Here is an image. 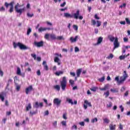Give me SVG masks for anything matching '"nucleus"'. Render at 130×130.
Here are the masks:
<instances>
[{
  "instance_id": "14",
  "label": "nucleus",
  "mask_w": 130,
  "mask_h": 130,
  "mask_svg": "<svg viewBox=\"0 0 130 130\" xmlns=\"http://www.w3.org/2000/svg\"><path fill=\"white\" fill-rule=\"evenodd\" d=\"M37 113H38L37 109L36 110V111H30L29 116H33L34 115H35V114H37Z\"/></svg>"
},
{
  "instance_id": "33",
  "label": "nucleus",
  "mask_w": 130,
  "mask_h": 130,
  "mask_svg": "<svg viewBox=\"0 0 130 130\" xmlns=\"http://www.w3.org/2000/svg\"><path fill=\"white\" fill-rule=\"evenodd\" d=\"M95 122H97V121H98V119H97V118H95L94 119H91V122L92 123H94V122H95Z\"/></svg>"
},
{
  "instance_id": "35",
  "label": "nucleus",
  "mask_w": 130,
  "mask_h": 130,
  "mask_svg": "<svg viewBox=\"0 0 130 130\" xmlns=\"http://www.w3.org/2000/svg\"><path fill=\"white\" fill-rule=\"evenodd\" d=\"M113 55L112 54H110L109 56H108L107 57V58H108V59H110V58H113Z\"/></svg>"
},
{
  "instance_id": "57",
  "label": "nucleus",
  "mask_w": 130,
  "mask_h": 130,
  "mask_svg": "<svg viewBox=\"0 0 130 130\" xmlns=\"http://www.w3.org/2000/svg\"><path fill=\"white\" fill-rule=\"evenodd\" d=\"M69 83L71 84V85H74L75 81L73 80H70Z\"/></svg>"
},
{
  "instance_id": "17",
  "label": "nucleus",
  "mask_w": 130,
  "mask_h": 130,
  "mask_svg": "<svg viewBox=\"0 0 130 130\" xmlns=\"http://www.w3.org/2000/svg\"><path fill=\"white\" fill-rule=\"evenodd\" d=\"M81 73H82V69H78L77 71L76 75L77 77H80V75H81Z\"/></svg>"
},
{
  "instance_id": "43",
  "label": "nucleus",
  "mask_w": 130,
  "mask_h": 130,
  "mask_svg": "<svg viewBox=\"0 0 130 130\" xmlns=\"http://www.w3.org/2000/svg\"><path fill=\"white\" fill-rule=\"evenodd\" d=\"M107 106L108 108H110L111 107H112V103H111V102L109 103V104H108L107 105Z\"/></svg>"
},
{
  "instance_id": "63",
  "label": "nucleus",
  "mask_w": 130,
  "mask_h": 130,
  "mask_svg": "<svg viewBox=\"0 0 130 130\" xmlns=\"http://www.w3.org/2000/svg\"><path fill=\"white\" fill-rule=\"evenodd\" d=\"M119 129H123V126L121 124H120L119 126Z\"/></svg>"
},
{
  "instance_id": "8",
  "label": "nucleus",
  "mask_w": 130,
  "mask_h": 130,
  "mask_svg": "<svg viewBox=\"0 0 130 130\" xmlns=\"http://www.w3.org/2000/svg\"><path fill=\"white\" fill-rule=\"evenodd\" d=\"M34 44L35 46L37 47H42L43 46L44 42L43 41H41L40 42H35Z\"/></svg>"
},
{
  "instance_id": "34",
  "label": "nucleus",
  "mask_w": 130,
  "mask_h": 130,
  "mask_svg": "<svg viewBox=\"0 0 130 130\" xmlns=\"http://www.w3.org/2000/svg\"><path fill=\"white\" fill-rule=\"evenodd\" d=\"M109 91H107L106 92H104V95H106V98H107V97H108V96H109Z\"/></svg>"
},
{
  "instance_id": "2",
  "label": "nucleus",
  "mask_w": 130,
  "mask_h": 130,
  "mask_svg": "<svg viewBox=\"0 0 130 130\" xmlns=\"http://www.w3.org/2000/svg\"><path fill=\"white\" fill-rule=\"evenodd\" d=\"M13 46H14V48H17V46H18V47H19L21 50H26L27 49H30V48L29 47H27L26 45L20 42H18L17 43L14 42Z\"/></svg>"
},
{
  "instance_id": "36",
  "label": "nucleus",
  "mask_w": 130,
  "mask_h": 130,
  "mask_svg": "<svg viewBox=\"0 0 130 130\" xmlns=\"http://www.w3.org/2000/svg\"><path fill=\"white\" fill-rule=\"evenodd\" d=\"M96 23H97L96 27H100L101 26V23H102L101 21L98 20L96 21Z\"/></svg>"
},
{
  "instance_id": "22",
  "label": "nucleus",
  "mask_w": 130,
  "mask_h": 130,
  "mask_svg": "<svg viewBox=\"0 0 130 130\" xmlns=\"http://www.w3.org/2000/svg\"><path fill=\"white\" fill-rule=\"evenodd\" d=\"M15 84L16 85V89L17 91H20V89H21V86L18 85V83H16V82H15Z\"/></svg>"
},
{
  "instance_id": "55",
  "label": "nucleus",
  "mask_w": 130,
  "mask_h": 130,
  "mask_svg": "<svg viewBox=\"0 0 130 130\" xmlns=\"http://www.w3.org/2000/svg\"><path fill=\"white\" fill-rule=\"evenodd\" d=\"M5 6L6 8H7V9H8V8H9V6H10V3L8 4L7 2H5Z\"/></svg>"
},
{
  "instance_id": "60",
  "label": "nucleus",
  "mask_w": 130,
  "mask_h": 130,
  "mask_svg": "<svg viewBox=\"0 0 130 130\" xmlns=\"http://www.w3.org/2000/svg\"><path fill=\"white\" fill-rule=\"evenodd\" d=\"M123 40H124V42H128V38H124Z\"/></svg>"
},
{
  "instance_id": "40",
  "label": "nucleus",
  "mask_w": 130,
  "mask_h": 130,
  "mask_svg": "<svg viewBox=\"0 0 130 130\" xmlns=\"http://www.w3.org/2000/svg\"><path fill=\"white\" fill-rule=\"evenodd\" d=\"M54 88L58 91H59L60 90V87L59 86V85H56L54 86Z\"/></svg>"
},
{
  "instance_id": "23",
  "label": "nucleus",
  "mask_w": 130,
  "mask_h": 130,
  "mask_svg": "<svg viewBox=\"0 0 130 130\" xmlns=\"http://www.w3.org/2000/svg\"><path fill=\"white\" fill-rule=\"evenodd\" d=\"M62 74H63V71H59V72H56L55 73V75H56V76H60V75H62Z\"/></svg>"
},
{
  "instance_id": "30",
  "label": "nucleus",
  "mask_w": 130,
  "mask_h": 130,
  "mask_svg": "<svg viewBox=\"0 0 130 130\" xmlns=\"http://www.w3.org/2000/svg\"><path fill=\"white\" fill-rule=\"evenodd\" d=\"M124 81H125L124 79H122V77L120 78V80H119V81L118 82L119 85H120V84H121V83H122V82H124Z\"/></svg>"
},
{
  "instance_id": "26",
  "label": "nucleus",
  "mask_w": 130,
  "mask_h": 130,
  "mask_svg": "<svg viewBox=\"0 0 130 130\" xmlns=\"http://www.w3.org/2000/svg\"><path fill=\"white\" fill-rule=\"evenodd\" d=\"M103 120H104V122H105V123L108 124L110 122V120L109 119H107V118H104L103 119Z\"/></svg>"
},
{
  "instance_id": "5",
  "label": "nucleus",
  "mask_w": 130,
  "mask_h": 130,
  "mask_svg": "<svg viewBox=\"0 0 130 130\" xmlns=\"http://www.w3.org/2000/svg\"><path fill=\"white\" fill-rule=\"evenodd\" d=\"M53 103L55 105H56L57 107H59L61 104V100H59L58 98H55L53 100Z\"/></svg>"
},
{
  "instance_id": "42",
  "label": "nucleus",
  "mask_w": 130,
  "mask_h": 130,
  "mask_svg": "<svg viewBox=\"0 0 130 130\" xmlns=\"http://www.w3.org/2000/svg\"><path fill=\"white\" fill-rule=\"evenodd\" d=\"M0 99H1L2 101H4L5 100V96H4L3 94H0Z\"/></svg>"
},
{
  "instance_id": "39",
  "label": "nucleus",
  "mask_w": 130,
  "mask_h": 130,
  "mask_svg": "<svg viewBox=\"0 0 130 130\" xmlns=\"http://www.w3.org/2000/svg\"><path fill=\"white\" fill-rule=\"evenodd\" d=\"M54 60L55 62H58V61H59V58L58 57H55L54 59Z\"/></svg>"
},
{
  "instance_id": "3",
  "label": "nucleus",
  "mask_w": 130,
  "mask_h": 130,
  "mask_svg": "<svg viewBox=\"0 0 130 130\" xmlns=\"http://www.w3.org/2000/svg\"><path fill=\"white\" fill-rule=\"evenodd\" d=\"M19 7H21V5H20V4H19V3H17V5H15V6L14 7L15 11L16 12V13H18V14H19V15H22V13H23V12H24V11H25V8L19 9L18 8H19Z\"/></svg>"
},
{
  "instance_id": "15",
  "label": "nucleus",
  "mask_w": 130,
  "mask_h": 130,
  "mask_svg": "<svg viewBox=\"0 0 130 130\" xmlns=\"http://www.w3.org/2000/svg\"><path fill=\"white\" fill-rule=\"evenodd\" d=\"M110 130H115V127H116V125H113L112 124H110L109 125Z\"/></svg>"
},
{
  "instance_id": "37",
  "label": "nucleus",
  "mask_w": 130,
  "mask_h": 130,
  "mask_svg": "<svg viewBox=\"0 0 130 130\" xmlns=\"http://www.w3.org/2000/svg\"><path fill=\"white\" fill-rule=\"evenodd\" d=\"M105 80V77L103 76V77H102L101 78H100L99 79V81L100 82H104V80Z\"/></svg>"
},
{
  "instance_id": "44",
  "label": "nucleus",
  "mask_w": 130,
  "mask_h": 130,
  "mask_svg": "<svg viewBox=\"0 0 130 130\" xmlns=\"http://www.w3.org/2000/svg\"><path fill=\"white\" fill-rule=\"evenodd\" d=\"M91 25H96V21H95V20L94 19L91 20Z\"/></svg>"
},
{
  "instance_id": "56",
  "label": "nucleus",
  "mask_w": 130,
  "mask_h": 130,
  "mask_svg": "<svg viewBox=\"0 0 130 130\" xmlns=\"http://www.w3.org/2000/svg\"><path fill=\"white\" fill-rule=\"evenodd\" d=\"M74 128L75 129H78V127L76 125H74L73 126H72V129H74Z\"/></svg>"
},
{
  "instance_id": "62",
  "label": "nucleus",
  "mask_w": 130,
  "mask_h": 130,
  "mask_svg": "<svg viewBox=\"0 0 130 130\" xmlns=\"http://www.w3.org/2000/svg\"><path fill=\"white\" fill-rule=\"evenodd\" d=\"M125 90V87H124V86H123L121 88V92H123Z\"/></svg>"
},
{
  "instance_id": "25",
  "label": "nucleus",
  "mask_w": 130,
  "mask_h": 130,
  "mask_svg": "<svg viewBox=\"0 0 130 130\" xmlns=\"http://www.w3.org/2000/svg\"><path fill=\"white\" fill-rule=\"evenodd\" d=\"M26 16L27 17H28L29 18H32V17L34 16V14H33V13L30 14V13L27 12L26 14Z\"/></svg>"
},
{
  "instance_id": "49",
  "label": "nucleus",
  "mask_w": 130,
  "mask_h": 130,
  "mask_svg": "<svg viewBox=\"0 0 130 130\" xmlns=\"http://www.w3.org/2000/svg\"><path fill=\"white\" fill-rule=\"evenodd\" d=\"M53 125L54 127H56V125H57V121H55L53 123Z\"/></svg>"
},
{
  "instance_id": "59",
  "label": "nucleus",
  "mask_w": 130,
  "mask_h": 130,
  "mask_svg": "<svg viewBox=\"0 0 130 130\" xmlns=\"http://www.w3.org/2000/svg\"><path fill=\"white\" fill-rule=\"evenodd\" d=\"M31 55L32 56V57H33L34 58V59H36V54H31Z\"/></svg>"
},
{
  "instance_id": "53",
  "label": "nucleus",
  "mask_w": 130,
  "mask_h": 130,
  "mask_svg": "<svg viewBox=\"0 0 130 130\" xmlns=\"http://www.w3.org/2000/svg\"><path fill=\"white\" fill-rule=\"evenodd\" d=\"M13 80H12L11 79H9L8 80V83L7 84V87H9V86L10 85V83H12Z\"/></svg>"
},
{
  "instance_id": "29",
  "label": "nucleus",
  "mask_w": 130,
  "mask_h": 130,
  "mask_svg": "<svg viewBox=\"0 0 130 130\" xmlns=\"http://www.w3.org/2000/svg\"><path fill=\"white\" fill-rule=\"evenodd\" d=\"M17 74L18 75V76L21 75V69H20L19 67L17 68Z\"/></svg>"
},
{
  "instance_id": "50",
  "label": "nucleus",
  "mask_w": 130,
  "mask_h": 130,
  "mask_svg": "<svg viewBox=\"0 0 130 130\" xmlns=\"http://www.w3.org/2000/svg\"><path fill=\"white\" fill-rule=\"evenodd\" d=\"M6 11V9H5V7H2L0 8V12H5Z\"/></svg>"
},
{
  "instance_id": "27",
  "label": "nucleus",
  "mask_w": 130,
  "mask_h": 130,
  "mask_svg": "<svg viewBox=\"0 0 130 130\" xmlns=\"http://www.w3.org/2000/svg\"><path fill=\"white\" fill-rule=\"evenodd\" d=\"M97 89H98L97 87H92L90 88V90L91 91H92V92H96V91H97Z\"/></svg>"
},
{
  "instance_id": "11",
  "label": "nucleus",
  "mask_w": 130,
  "mask_h": 130,
  "mask_svg": "<svg viewBox=\"0 0 130 130\" xmlns=\"http://www.w3.org/2000/svg\"><path fill=\"white\" fill-rule=\"evenodd\" d=\"M108 38L109 40H110V41H111V42H113V41H114L115 40V38H114V37H113V36H112L111 35H108Z\"/></svg>"
},
{
  "instance_id": "21",
  "label": "nucleus",
  "mask_w": 130,
  "mask_h": 130,
  "mask_svg": "<svg viewBox=\"0 0 130 130\" xmlns=\"http://www.w3.org/2000/svg\"><path fill=\"white\" fill-rule=\"evenodd\" d=\"M39 32H42L43 31H46V27H41L40 28H39Z\"/></svg>"
},
{
  "instance_id": "41",
  "label": "nucleus",
  "mask_w": 130,
  "mask_h": 130,
  "mask_svg": "<svg viewBox=\"0 0 130 130\" xmlns=\"http://www.w3.org/2000/svg\"><path fill=\"white\" fill-rule=\"evenodd\" d=\"M61 123L63 126H67V122L66 121H62Z\"/></svg>"
},
{
  "instance_id": "58",
  "label": "nucleus",
  "mask_w": 130,
  "mask_h": 130,
  "mask_svg": "<svg viewBox=\"0 0 130 130\" xmlns=\"http://www.w3.org/2000/svg\"><path fill=\"white\" fill-rule=\"evenodd\" d=\"M67 3H66V2H63V4L60 5V7H61V8H63V7H64L66 5Z\"/></svg>"
},
{
  "instance_id": "48",
  "label": "nucleus",
  "mask_w": 130,
  "mask_h": 130,
  "mask_svg": "<svg viewBox=\"0 0 130 130\" xmlns=\"http://www.w3.org/2000/svg\"><path fill=\"white\" fill-rule=\"evenodd\" d=\"M109 87H110V85L108 84L105 85V88H106V90L109 89Z\"/></svg>"
},
{
  "instance_id": "9",
  "label": "nucleus",
  "mask_w": 130,
  "mask_h": 130,
  "mask_svg": "<svg viewBox=\"0 0 130 130\" xmlns=\"http://www.w3.org/2000/svg\"><path fill=\"white\" fill-rule=\"evenodd\" d=\"M14 4H15L14 2H12L10 3V8L9 10V13H13V12H14Z\"/></svg>"
},
{
  "instance_id": "51",
  "label": "nucleus",
  "mask_w": 130,
  "mask_h": 130,
  "mask_svg": "<svg viewBox=\"0 0 130 130\" xmlns=\"http://www.w3.org/2000/svg\"><path fill=\"white\" fill-rule=\"evenodd\" d=\"M45 39L48 40L49 39V34H47L45 36Z\"/></svg>"
},
{
  "instance_id": "28",
  "label": "nucleus",
  "mask_w": 130,
  "mask_h": 130,
  "mask_svg": "<svg viewBox=\"0 0 130 130\" xmlns=\"http://www.w3.org/2000/svg\"><path fill=\"white\" fill-rule=\"evenodd\" d=\"M84 103L85 104H86L87 105H88V106H89L90 107H92V105L91 104V103H89V102H88V101L85 100L84 101Z\"/></svg>"
},
{
  "instance_id": "10",
  "label": "nucleus",
  "mask_w": 130,
  "mask_h": 130,
  "mask_svg": "<svg viewBox=\"0 0 130 130\" xmlns=\"http://www.w3.org/2000/svg\"><path fill=\"white\" fill-rule=\"evenodd\" d=\"M32 90H33V87H32V85H30L28 87L26 88L25 89V93L26 95H28V94H29V92H31Z\"/></svg>"
},
{
  "instance_id": "7",
  "label": "nucleus",
  "mask_w": 130,
  "mask_h": 130,
  "mask_svg": "<svg viewBox=\"0 0 130 130\" xmlns=\"http://www.w3.org/2000/svg\"><path fill=\"white\" fill-rule=\"evenodd\" d=\"M43 107V103H40V104H39V103H38V102H36V103H35V105H34V106H33V107H34V108H38V107Z\"/></svg>"
},
{
  "instance_id": "13",
  "label": "nucleus",
  "mask_w": 130,
  "mask_h": 130,
  "mask_svg": "<svg viewBox=\"0 0 130 130\" xmlns=\"http://www.w3.org/2000/svg\"><path fill=\"white\" fill-rule=\"evenodd\" d=\"M103 41V38L100 37L98 40V42L96 44V45H99V44H101Z\"/></svg>"
},
{
  "instance_id": "12",
  "label": "nucleus",
  "mask_w": 130,
  "mask_h": 130,
  "mask_svg": "<svg viewBox=\"0 0 130 130\" xmlns=\"http://www.w3.org/2000/svg\"><path fill=\"white\" fill-rule=\"evenodd\" d=\"M78 38H79V36H76L74 39L73 37H71L70 39V40L71 41L72 43H73V42H77V40Z\"/></svg>"
},
{
  "instance_id": "64",
  "label": "nucleus",
  "mask_w": 130,
  "mask_h": 130,
  "mask_svg": "<svg viewBox=\"0 0 130 130\" xmlns=\"http://www.w3.org/2000/svg\"><path fill=\"white\" fill-rule=\"evenodd\" d=\"M73 28L74 29H75L76 31L78 30V26L74 25H73Z\"/></svg>"
},
{
  "instance_id": "47",
  "label": "nucleus",
  "mask_w": 130,
  "mask_h": 130,
  "mask_svg": "<svg viewBox=\"0 0 130 130\" xmlns=\"http://www.w3.org/2000/svg\"><path fill=\"white\" fill-rule=\"evenodd\" d=\"M79 124L81 125V126H85V122L82 121L79 123Z\"/></svg>"
},
{
  "instance_id": "6",
  "label": "nucleus",
  "mask_w": 130,
  "mask_h": 130,
  "mask_svg": "<svg viewBox=\"0 0 130 130\" xmlns=\"http://www.w3.org/2000/svg\"><path fill=\"white\" fill-rule=\"evenodd\" d=\"M119 47V42H118V38H117V37H116L114 41L113 50H114V49H115L116 48H118Z\"/></svg>"
},
{
  "instance_id": "18",
  "label": "nucleus",
  "mask_w": 130,
  "mask_h": 130,
  "mask_svg": "<svg viewBox=\"0 0 130 130\" xmlns=\"http://www.w3.org/2000/svg\"><path fill=\"white\" fill-rule=\"evenodd\" d=\"M121 78H122V79L125 80L126 79V78H127V74H126V71H124V75H123V77H121Z\"/></svg>"
},
{
  "instance_id": "54",
  "label": "nucleus",
  "mask_w": 130,
  "mask_h": 130,
  "mask_svg": "<svg viewBox=\"0 0 130 130\" xmlns=\"http://www.w3.org/2000/svg\"><path fill=\"white\" fill-rule=\"evenodd\" d=\"M44 69L46 71H47L48 70V66H47V64H45L44 66Z\"/></svg>"
},
{
  "instance_id": "4",
  "label": "nucleus",
  "mask_w": 130,
  "mask_h": 130,
  "mask_svg": "<svg viewBox=\"0 0 130 130\" xmlns=\"http://www.w3.org/2000/svg\"><path fill=\"white\" fill-rule=\"evenodd\" d=\"M60 86L62 90L64 91L66 90V87H67V78L63 77L62 80L60 81Z\"/></svg>"
},
{
  "instance_id": "20",
  "label": "nucleus",
  "mask_w": 130,
  "mask_h": 130,
  "mask_svg": "<svg viewBox=\"0 0 130 130\" xmlns=\"http://www.w3.org/2000/svg\"><path fill=\"white\" fill-rule=\"evenodd\" d=\"M67 102L70 103V104H71L72 105H74V102H73V100L72 99L67 98Z\"/></svg>"
},
{
  "instance_id": "24",
  "label": "nucleus",
  "mask_w": 130,
  "mask_h": 130,
  "mask_svg": "<svg viewBox=\"0 0 130 130\" xmlns=\"http://www.w3.org/2000/svg\"><path fill=\"white\" fill-rule=\"evenodd\" d=\"M50 37L51 39H52L53 40L56 39V37L55 36V35L54 34H51L50 35Z\"/></svg>"
},
{
  "instance_id": "16",
  "label": "nucleus",
  "mask_w": 130,
  "mask_h": 130,
  "mask_svg": "<svg viewBox=\"0 0 130 130\" xmlns=\"http://www.w3.org/2000/svg\"><path fill=\"white\" fill-rule=\"evenodd\" d=\"M31 108H32V106L31 105V104L29 103L28 104V106H27L26 107V111H29V110H30V109H31Z\"/></svg>"
},
{
  "instance_id": "38",
  "label": "nucleus",
  "mask_w": 130,
  "mask_h": 130,
  "mask_svg": "<svg viewBox=\"0 0 130 130\" xmlns=\"http://www.w3.org/2000/svg\"><path fill=\"white\" fill-rule=\"evenodd\" d=\"M125 21H126V24H127V25H130V20H129V18H126Z\"/></svg>"
},
{
  "instance_id": "45",
  "label": "nucleus",
  "mask_w": 130,
  "mask_h": 130,
  "mask_svg": "<svg viewBox=\"0 0 130 130\" xmlns=\"http://www.w3.org/2000/svg\"><path fill=\"white\" fill-rule=\"evenodd\" d=\"M56 39L57 40H62V39H63V37L62 36L57 37Z\"/></svg>"
},
{
  "instance_id": "61",
  "label": "nucleus",
  "mask_w": 130,
  "mask_h": 130,
  "mask_svg": "<svg viewBox=\"0 0 130 130\" xmlns=\"http://www.w3.org/2000/svg\"><path fill=\"white\" fill-rule=\"evenodd\" d=\"M120 108L121 109V112H123V110H124V108L122 107V105L120 106Z\"/></svg>"
},
{
  "instance_id": "1",
  "label": "nucleus",
  "mask_w": 130,
  "mask_h": 130,
  "mask_svg": "<svg viewBox=\"0 0 130 130\" xmlns=\"http://www.w3.org/2000/svg\"><path fill=\"white\" fill-rule=\"evenodd\" d=\"M79 16H80V10H77L76 13L73 14H71L69 13H64L63 17H64V18H67V19H71L72 18H74V19L78 20V19H79Z\"/></svg>"
},
{
  "instance_id": "31",
  "label": "nucleus",
  "mask_w": 130,
  "mask_h": 130,
  "mask_svg": "<svg viewBox=\"0 0 130 130\" xmlns=\"http://www.w3.org/2000/svg\"><path fill=\"white\" fill-rule=\"evenodd\" d=\"M126 56H125V55H121L119 57V58L120 60H122V59H124Z\"/></svg>"
},
{
  "instance_id": "46",
  "label": "nucleus",
  "mask_w": 130,
  "mask_h": 130,
  "mask_svg": "<svg viewBox=\"0 0 130 130\" xmlns=\"http://www.w3.org/2000/svg\"><path fill=\"white\" fill-rule=\"evenodd\" d=\"M79 51H80V49H79V48L78 47H75V52H79Z\"/></svg>"
},
{
  "instance_id": "32",
  "label": "nucleus",
  "mask_w": 130,
  "mask_h": 130,
  "mask_svg": "<svg viewBox=\"0 0 130 130\" xmlns=\"http://www.w3.org/2000/svg\"><path fill=\"white\" fill-rule=\"evenodd\" d=\"M32 31V29L31 28H28L26 32L27 35H29L30 32Z\"/></svg>"
},
{
  "instance_id": "19",
  "label": "nucleus",
  "mask_w": 130,
  "mask_h": 130,
  "mask_svg": "<svg viewBox=\"0 0 130 130\" xmlns=\"http://www.w3.org/2000/svg\"><path fill=\"white\" fill-rule=\"evenodd\" d=\"M110 91H111V92H112L113 93H118V88L111 89Z\"/></svg>"
},
{
  "instance_id": "52",
  "label": "nucleus",
  "mask_w": 130,
  "mask_h": 130,
  "mask_svg": "<svg viewBox=\"0 0 130 130\" xmlns=\"http://www.w3.org/2000/svg\"><path fill=\"white\" fill-rule=\"evenodd\" d=\"M125 7H126V4L124 3L123 4V5L120 6V8H125Z\"/></svg>"
}]
</instances>
